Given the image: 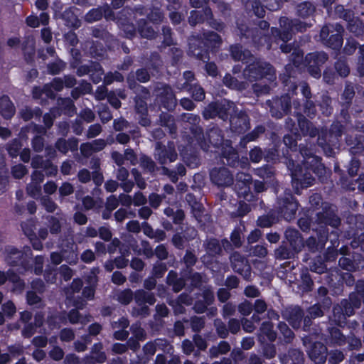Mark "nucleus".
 <instances>
[{
	"label": "nucleus",
	"instance_id": "46",
	"mask_svg": "<svg viewBox=\"0 0 364 364\" xmlns=\"http://www.w3.org/2000/svg\"><path fill=\"white\" fill-rule=\"evenodd\" d=\"M88 282L90 283V284L87 286H85L82 289V295L85 299L90 301V300H93L95 298V294L97 279L95 277L94 279V280L92 281V279L90 278L89 279Z\"/></svg>",
	"mask_w": 364,
	"mask_h": 364
},
{
	"label": "nucleus",
	"instance_id": "16",
	"mask_svg": "<svg viewBox=\"0 0 364 364\" xmlns=\"http://www.w3.org/2000/svg\"><path fill=\"white\" fill-rule=\"evenodd\" d=\"M336 11L338 14H340L341 18H344L348 22V28L351 33H354L357 36L363 34L364 29L363 22L358 18L350 19L353 14L351 11H345L343 6H336Z\"/></svg>",
	"mask_w": 364,
	"mask_h": 364
},
{
	"label": "nucleus",
	"instance_id": "13",
	"mask_svg": "<svg viewBox=\"0 0 364 364\" xmlns=\"http://www.w3.org/2000/svg\"><path fill=\"white\" fill-rule=\"evenodd\" d=\"M339 267L348 272L360 271L364 268V256L354 252L348 256H341L338 259Z\"/></svg>",
	"mask_w": 364,
	"mask_h": 364
},
{
	"label": "nucleus",
	"instance_id": "52",
	"mask_svg": "<svg viewBox=\"0 0 364 364\" xmlns=\"http://www.w3.org/2000/svg\"><path fill=\"white\" fill-rule=\"evenodd\" d=\"M168 270L166 263L157 262L153 265L151 275L156 279H161Z\"/></svg>",
	"mask_w": 364,
	"mask_h": 364
},
{
	"label": "nucleus",
	"instance_id": "23",
	"mask_svg": "<svg viewBox=\"0 0 364 364\" xmlns=\"http://www.w3.org/2000/svg\"><path fill=\"white\" fill-rule=\"evenodd\" d=\"M223 157L226 159V164L230 166H240L242 168H245L249 165L247 159L238 160V154L236 151L231 146L227 144V147L224 148L223 151Z\"/></svg>",
	"mask_w": 364,
	"mask_h": 364
},
{
	"label": "nucleus",
	"instance_id": "11",
	"mask_svg": "<svg viewBox=\"0 0 364 364\" xmlns=\"http://www.w3.org/2000/svg\"><path fill=\"white\" fill-rule=\"evenodd\" d=\"M252 182V176L248 173L240 172L236 175L235 189L239 198H242L247 201L252 200L253 198L250 192Z\"/></svg>",
	"mask_w": 364,
	"mask_h": 364
},
{
	"label": "nucleus",
	"instance_id": "45",
	"mask_svg": "<svg viewBox=\"0 0 364 364\" xmlns=\"http://www.w3.org/2000/svg\"><path fill=\"white\" fill-rule=\"evenodd\" d=\"M310 270L317 274H323L327 271V265L320 257L314 258L309 263Z\"/></svg>",
	"mask_w": 364,
	"mask_h": 364
},
{
	"label": "nucleus",
	"instance_id": "30",
	"mask_svg": "<svg viewBox=\"0 0 364 364\" xmlns=\"http://www.w3.org/2000/svg\"><path fill=\"white\" fill-rule=\"evenodd\" d=\"M279 331V339L287 344L292 343L295 334L284 321H279L277 324Z\"/></svg>",
	"mask_w": 364,
	"mask_h": 364
},
{
	"label": "nucleus",
	"instance_id": "59",
	"mask_svg": "<svg viewBox=\"0 0 364 364\" xmlns=\"http://www.w3.org/2000/svg\"><path fill=\"white\" fill-rule=\"evenodd\" d=\"M262 353L267 359L273 358L277 353L275 345L270 343H263L262 344Z\"/></svg>",
	"mask_w": 364,
	"mask_h": 364
},
{
	"label": "nucleus",
	"instance_id": "18",
	"mask_svg": "<svg viewBox=\"0 0 364 364\" xmlns=\"http://www.w3.org/2000/svg\"><path fill=\"white\" fill-rule=\"evenodd\" d=\"M211 181L218 186H228L232 184L233 177L228 168H213L210 173Z\"/></svg>",
	"mask_w": 364,
	"mask_h": 364
},
{
	"label": "nucleus",
	"instance_id": "22",
	"mask_svg": "<svg viewBox=\"0 0 364 364\" xmlns=\"http://www.w3.org/2000/svg\"><path fill=\"white\" fill-rule=\"evenodd\" d=\"M155 157L161 164L175 161L177 154L173 146H169L168 149L163 148L160 143L156 144Z\"/></svg>",
	"mask_w": 364,
	"mask_h": 364
},
{
	"label": "nucleus",
	"instance_id": "60",
	"mask_svg": "<svg viewBox=\"0 0 364 364\" xmlns=\"http://www.w3.org/2000/svg\"><path fill=\"white\" fill-rule=\"evenodd\" d=\"M328 293V289L323 286H321L317 290L318 296L320 299L322 298L321 302L325 309H329L332 303L331 298L327 296Z\"/></svg>",
	"mask_w": 364,
	"mask_h": 364
},
{
	"label": "nucleus",
	"instance_id": "33",
	"mask_svg": "<svg viewBox=\"0 0 364 364\" xmlns=\"http://www.w3.org/2000/svg\"><path fill=\"white\" fill-rule=\"evenodd\" d=\"M212 12L210 9L205 8L203 11H192L188 18L191 25L195 26L197 23L211 18Z\"/></svg>",
	"mask_w": 364,
	"mask_h": 364
},
{
	"label": "nucleus",
	"instance_id": "2",
	"mask_svg": "<svg viewBox=\"0 0 364 364\" xmlns=\"http://www.w3.org/2000/svg\"><path fill=\"white\" fill-rule=\"evenodd\" d=\"M235 106L232 102L225 99L220 102L210 103L203 111V117L205 119H211L218 116L222 119H226L230 116V122L231 129L234 132L243 133L249 129L250 122L247 115L242 112L238 114L235 112Z\"/></svg>",
	"mask_w": 364,
	"mask_h": 364
},
{
	"label": "nucleus",
	"instance_id": "50",
	"mask_svg": "<svg viewBox=\"0 0 364 364\" xmlns=\"http://www.w3.org/2000/svg\"><path fill=\"white\" fill-rule=\"evenodd\" d=\"M144 331L142 328H139L138 331L134 333L135 337L129 338L127 343V349L130 348L133 351L137 350L140 348L139 340L143 336Z\"/></svg>",
	"mask_w": 364,
	"mask_h": 364
},
{
	"label": "nucleus",
	"instance_id": "21",
	"mask_svg": "<svg viewBox=\"0 0 364 364\" xmlns=\"http://www.w3.org/2000/svg\"><path fill=\"white\" fill-rule=\"evenodd\" d=\"M280 6V0H255L252 4V9L257 16L262 18L265 14L264 8L275 11L279 9Z\"/></svg>",
	"mask_w": 364,
	"mask_h": 364
},
{
	"label": "nucleus",
	"instance_id": "12",
	"mask_svg": "<svg viewBox=\"0 0 364 364\" xmlns=\"http://www.w3.org/2000/svg\"><path fill=\"white\" fill-rule=\"evenodd\" d=\"M232 270L241 275L244 279L251 277L252 268L248 259L238 252H234L230 257Z\"/></svg>",
	"mask_w": 364,
	"mask_h": 364
},
{
	"label": "nucleus",
	"instance_id": "58",
	"mask_svg": "<svg viewBox=\"0 0 364 364\" xmlns=\"http://www.w3.org/2000/svg\"><path fill=\"white\" fill-rule=\"evenodd\" d=\"M350 237H352V240L350 242L351 247L354 250H358L364 252V232L354 235V236Z\"/></svg>",
	"mask_w": 364,
	"mask_h": 364
},
{
	"label": "nucleus",
	"instance_id": "43",
	"mask_svg": "<svg viewBox=\"0 0 364 364\" xmlns=\"http://www.w3.org/2000/svg\"><path fill=\"white\" fill-rule=\"evenodd\" d=\"M58 105L59 108L56 109H58L59 112V109H61V111L65 114L70 116L73 115L75 112L76 109L73 101L70 98L59 99L58 100Z\"/></svg>",
	"mask_w": 364,
	"mask_h": 364
},
{
	"label": "nucleus",
	"instance_id": "51",
	"mask_svg": "<svg viewBox=\"0 0 364 364\" xmlns=\"http://www.w3.org/2000/svg\"><path fill=\"white\" fill-rule=\"evenodd\" d=\"M314 11L315 7L310 2L301 3L297 9L298 15L303 18L310 16Z\"/></svg>",
	"mask_w": 364,
	"mask_h": 364
},
{
	"label": "nucleus",
	"instance_id": "34",
	"mask_svg": "<svg viewBox=\"0 0 364 364\" xmlns=\"http://www.w3.org/2000/svg\"><path fill=\"white\" fill-rule=\"evenodd\" d=\"M78 140L72 138L66 141L64 139H60L57 141L55 146L58 150L63 154H66L69 150L75 151L77 149Z\"/></svg>",
	"mask_w": 364,
	"mask_h": 364
},
{
	"label": "nucleus",
	"instance_id": "5",
	"mask_svg": "<svg viewBox=\"0 0 364 364\" xmlns=\"http://www.w3.org/2000/svg\"><path fill=\"white\" fill-rule=\"evenodd\" d=\"M273 207L267 214L258 217L257 226L262 228H269L282 220L291 221L295 218L299 206Z\"/></svg>",
	"mask_w": 364,
	"mask_h": 364
},
{
	"label": "nucleus",
	"instance_id": "41",
	"mask_svg": "<svg viewBox=\"0 0 364 364\" xmlns=\"http://www.w3.org/2000/svg\"><path fill=\"white\" fill-rule=\"evenodd\" d=\"M230 51L232 58L235 60L245 61L246 63H248V59L252 58L248 50L242 51V48L239 46H231Z\"/></svg>",
	"mask_w": 364,
	"mask_h": 364
},
{
	"label": "nucleus",
	"instance_id": "63",
	"mask_svg": "<svg viewBox=\"0 0 364 364\" xmlns=\"http://www.w3.org/2000/svg\"><path fill=\"white\" fill-rule=\"evenodd\" d=\"M214 324L218 337L223 339L228 338L229 331L226 324L220 320H215Z\"/></svg>",
	"mask_w": 364,
	"mask_h": 364
},
{
	"label": "nucleus",
	"instance_id": "35",
	"mask_svg": "<svg viewBox=\"0 0 364 364\" xmlns=\"http://www.w3.org/2000/svg\"><path fill=\"white\" fill-rule=\"evenodd\" d=\"M0 113L6 119L11 118L15 113L13 103L6 96L0 98Z\"/></svg>",
	"mask_w": 364,
	"mask_h": 364
},
{
	"label": "nucleus",
	"instance_id": "48",
	"mask_svg": "<svg viewBox=\"0 0 364 364\" xmlns=\"http://www.w3.org/2000/svg\"><path fill=\"white\" fill-rule=\"evenodd\" d=\"M223 83L228 87L242 90L246 88V82H239L237 79L227 74L223 78Z\"/></svg>",
	"mask_w": 364,
	"mask_h": 364
},
{
	"label": "nucleus",
	"instance_id": "61",
	"mask_svg": "<svg viewBox=\"0 0 364 364\" xmlns=\"http://www.w3.org/2000/svg\"><path fill=\"white\" fill-rule=\"evenodd\" d=\"M186 89L192 95L195 100L202 101L205 98V92L200 86L198 85H190Z\"/></svg>",
	"mask_w": 364,
	"mask_h": 364
},
{
	"label": "nucleus",
	"instance_id": "26",
	"mask_svg": "<svg viewBox=\"0 0 364 364\" xmlns=\"http://www.w3.org/2000/svg\"><path fill=\"white\" fill-rule=\"evenodd\" d=\"M347 221L349 225V229L347 231L349 236L358 235L359 231L364 230V215L360 214L350 215L348 217Z\"/></svg>",
	"mask_w": 364,
	"mask_h": 364
},
{
	"label": "nucleus",
	"instance_id": "64",
	"mask_svg": "<svg viewBox=\"0 0 364 364\" xmlns=\"http://www.w3.org/2000/svg\"><path fill=\"white\" fill-rule=\"evenodd\" d=\"M312 223V218L307 214H304V217H301L297 222L299 228L303 232H309L311 230Z\"/></svg>",
	"mask_w": 364,
	"mask_h": 364
},
{
	"label": "nucleus",
	"instance_id": "31",
	"mask_svg": "<svg viewBox=\"0 0 364 364\" xmlns=\"http://www.w3.org/2000/svg\"><path fill=\"white\" fill-rule=\"evenodd\" d=\"M314 286V283L309 269L302 267L300 272V289L304 292H309L313 290Z\"/></svg>",
	"mask_w": 364,
	"mask_h": 364
},
{
	"label": "nucleus",
	"instance_id": "19",
	"mask_svg": "<svg viewBox=\"0 0 364 364\" xmlns=\"http://www.w3.org/2000/svg\"><path fill=\"white\" fill-rule=\"evenodd\" d=\"M304 310L299 306L286 309L283 317L289 323L294 329H299L301 326L304 318Z\"/></svg>",
	"mask_w": 364,
	"mask_h": 364
},
{
	"label": "nucleus",
	"instance_id": "54",
	"mask_svg": "<svg viewBox=\"0 0 364 364\" xmlns=\"http://www.w3.org/2000/svg\"><path fill=\"white\" fill-rule=\"evenodd\" d=\"M117 23L120 29L124 31L127 38H132L134 35L136 29L132 23H129L128 21L121 18L118 19Z\"/></svg>",
	"mask_w": 364,
	"mask_h": 364
},
{
	"label": "nucleus",
	"instance_id": "38",
	"mask_svg": "<svg viewBox=\"0 0 364 364\" xmlns=\"http://www.w3.org/2000/svg\"><path fill=\"white\" fill-rule=\"evenodd\" d=\"M76 8H70L65 11L63 18L65 20L67 25L70 27L78 28L80 26V21L77 18Z\"/></svg>",
	"mask_w": 364,
	"mask_h": 364
},
{
	"label": "nucleus",
	"instance_id": "56",
	"mask_svg": "<svg viewBox=\"0 0 364 364\" xmlns=\"http://www.w3.org/2000/svg\"><path fill=\"white\" fill-rule=\"evenodd\" d=\"M230 350V345L228 342L222 341L218 343L217 347H212L210 352L213 357L218 356L219 354H225Z\"/></svg>",
	"mask_w": 364,
	"mask_h": 364
},
{
	"label": "nucleus",
	"instance_id": "28",
	"mask_svg": "<svg viewBox=\"0 0 364 364\" xmlns=\"http://www.w3.org/2000/svg\"><path fill=\"white\" fill-rule=\"evenodd\" d=\"M63 259L69 264H76L78 261V255L77 253V247L73 242H67L65 245L61 249Z\"/></svg>",
	"mask_w": 364,
	"mask_h": 364
},
{
	"label": "nucleus",
	"instance_id": "53",
	"mask_svg": "<svg viewBox=\"0 0 364 364\" xmlns=\"http://www.w3.org/2000/svg\"><path fill=\"white\" fill-rule=\"evenodd\" d=\"M288 355L291 360V363L304 364V355L301 350L291 348L288 351Z\"/></svg>",
	"mask_w": 364,
	"mask_h": 364
},
{
	"label": "nucleus",
	"instance_id": "49",
	"mask_svg": "<svg viewBox=\"0 0 364 364\" xmlns=\"http://www.w3.org/2000/svg\"><path fill=\"white\" fill-rule=\"evenodd\" d=\"M242 229L240 226H235L230 234V240L234 248H240L243 244V239L242 237Z\"/></svg>",
	"mask_w": 364,
	"mask_h": 364
},
{
	"label": "nucleus",
	"instance_id": "9",
	"mask_svg": "<svg viewBox=\"0 0 364 364\" xmlns=\"http://www.w3.org/2000/svg\"><path fill=\"white\" fill-rule=\"evenodd\" d=\"M343 28L338 23L324 26L320 33V37L326 46L333 49H339L343 44Z\"/></svg>",
	"mask_w": 364,
	"mask_h": 364
},
{
	"label": "nucleus",
	"instance_id": "55",
	"mask_svg": "<svg viewBox=\"0 0 364 364\" xmlns=\"http://www.w3.org/2000/svg\"><path fill=\"white\" fill-rule=\"evenodd\" d=\"M198 259L193 251L191 250H186V253L183 257V261L189 272L193 270V267L196 264Z\"/></svg>",
	"mask_w": 364,
	"mask_h": 364
},
{
	"label": "nucleus",
	"instance_id": "39",
	"mask_svg": "<svg viewBox=\"0 0 364 364\" xmlns=\"http://www.w3.org/2000/svg\"><path fill=\"white\" fill-rule=\"evenodd\" d=\"M259 331L262 334L265 336L270 342H274L277 338V333L274 330L273 323L271 321L262 322Z\"/></svg>",
	"mask_w": 364,
	"mask_h": 364
},
{
	"label": "nucleus",
	"instance_id": "44",
	"mask_svg": "<svg viewBox=\"0 0 364 364\" xmlns=\"http://www.w3.org/2000/svg\"><path fill=\"white\" fill-rule=\"evenodd\" d=\"M164 213L168 217L172 216L173 223L177 225L182 224L185 218V214L183 210L177 209L174 211L173 208H171L170 206H166L164 209Z\"/></svg>",
	"mask_w": 364,
	"mask_h": 364
},
{
	"label": "nucleus",
	"instance_id": "40",
	"mask_svg": "<svg viewBox=\"0 0 364 364\" xmlns=\"http://www.w3.org/2000/svg\"><path fill=\"white\" fill-rule=\"evenodd\" d=\"M220 43V37L214 32H209L203 35V43L207 49L216 48Z\"/></svg>",
	"mask_w": 364,
	"mask_h": 364
},
{
	"label": "nucleus",
	"instance_id": "8",
	"mask_svg": "<svg viewBox=\"0 0 364 364\" xmlns=\"http://www.w3.org/2000/svg\"><path fill=\"white\" fill-rule=\"evenodd\" d=\"M243 76L250 82L258 80L262 77H267L271 81L276 78L273 68L269 63L260 60L249 64L243 71Z\"/></svg>",
	"mask_w": 364,
	"mask_h": 364
},
{
	"label": "nucleus",
	"instance_id": "29",
	"mask_svg": "<svg viewBox=\"0 0 364 364\" xmlns=\"http://www.w3.org/2000/svg\"><path fill=\"white\" fill-rule=\"evenodd\" d=\"M134 299L138 306L146 304L154 305L156 301L154 293L146 291L144 289L136 290L134 293Z\"/></svg>",
	"mask_w": 364,
	"mask_h": 364
},
{
	"label": "nucleus",
	"instance_id": "57",
	"mask_svg": "<svg viewBox=\"0 0 364 364\" xmlns=\"http://www.w3.org/2000/svg\"><path fill=\"white\" fill-rule=\"evenodd\" d=\"M138 31L142 37L146 38H152L156 34L154 30L147 26L146 22L141 21L139 23Z\"/></svg>",
	"mask_w": 364,
	"mask_h": 364
},
{
	"label": "nucleus",
	"instance_id": "3",
	"mask_svg": "<svg viewBox=\"0 0 364 364\" xmlns=\"http://www.w3.org/2000/svg\"><path fill=\"white\" fill-rule=\"evenodd\" d=\"M355 289L348 295V299H343L333 306V321L337 326L343 327L346 324L348 317L355 314V310L364 304V280L355 282Z\"/></svg>",
	"mask_w": 364,
	"mask_h": 364
},
{
	"label": "nucleus",
	"instance_id": "36",
	"mask_svg": "<svg viewBox=\"0 0 364 364\" xmlns=\"http://www.w3.org/2000/svg\"><path fill=\"white\" fill-rule=\"evenodd\" d=\"M298 124L301 132L304 135H309L311 137L315 136L318 134V130L311 123H310L304 117L299 116L298 118Z\"/></svg>",
	"mask_w": 364,
	"mask_h": 364
},
{
	"label": "nucleus",
	"instance_id": "15",
	"mask_svg": "<svg viewBox=\"0 0 364 364\" xmlns=\"http://www.w3.org/2000/svg\"><path fill=\"white\" fill-rule=\"evenodd\" d=\"M314 232L318 239V243L320 244V248L324 249L326 244L328 240L331 241V246L334 247L336 245L338 246L339 244L338 241V230H333L329 232V229L328 227L325 225H318V227L314 230Z\"/></svg>",
	"mask_w": 364,
	"mask_h": 364
},
{
	"label": "nucleus",
	"instance_id": "47",
	"mask_svg": "<svg viewBox=\"0 0 364 364\" xmlns=\"http://www.w3.org/2000/svg\"><path fill=\"white\" fill-rule=\"evenodd\" d=\"M207 252L211 256L220 255L222 252V246L216 238H210L206 244Z\"/></svg>",
	"mask_w": 364,
	"mask_h": 364
},
{
	"label": "nucleus",
	"instance_id": "37",
	"mask_svg": "<svg viewBox=\"0 0 364 364\" xmlns=\"http://www.w3.org/2000/svg\"><path fill=\"white\" fill-rule=\"evenodd\" d=\"M64 86L63 80L59 77H55L51 82L50 84H46L43 87V91L46 92V96L48 98H54L55 94L53 91L54 89L55 91H60Z\"/></svg>",
	"mask_w": 364,
	"mask_h": 364
},
{
	"label": "nucleus",
	"instance_id": "42",
	"mask_svg": "<svg viewBox=\"0 0 364 364\" xmlns=\"http://www.w3.org/2000/svg\"><path fill=\"white\" fill-rule=\"evenodd\" d=\"M107 359V357L105 353L97 354L90 353L84 356L82 362L84 364H103Z\"/></svg>",
	"mask_w": 364,
	"mask_h": 364
},
{
	"label": "nucleus",
	"instance_id": "25",
	"mask_svg": "<svg viewBox=\"0 0 364 364\" xmlns=\"http://www.w3.org/2000/svg\"><path fill=\"white\" fill-rule=\"evenodd\" d=\"M346 337L338 328L335 326L328 328L326 341L328 345L342 346L346 343Z\"/></svg>",
	"mask_w": 364,
	"mask_h": 364
},
{
	"label": "nucleus",
	"instance_id": "17",
	"mask_svg": "<svg viewBox=\"0 0 364 364\" xmlns=\"http://www.w3.org/2000/svg\"><path fill=\"white\" fill-rule=\"evenodd\" d=\"M293 251H296L298 253L302 250L304 247V238L300 232L294 228H288L284 231V239Z\"/></svg>",
	"mask_w": 364,
	"mask_h": 364
},
{
	"label": "nucleus",
	"instance_id": "20",
	"mask_svg": "<svg viewBox=\"0 0 364 364\" xmlns=\"http://www.w3.org/2000/svg\"><path fill=\"white\" fill-rule=\"evenodd\" d=\"M309 358L316 364H323L327 358V348L321 342L316 341L306 350Z\"/></svg>",
	"mask_w": 364,
	"mask_h": 364
},
{
	"label": "nucleus",
	"instance_id": "1",
	"mask_svg": "<svg viewBox=\"0 0 364 364\" xmlns=\"http://www.w3.org/2000/svg\"><path fill=\"white\" fill-rule=\"evenodd\" d=\"M300 153L304 159L302 167L299 164L296 166L293 160H289L287 164L291 171L292 186L298 193L300 189L308 188L314 183L315 179L311 176V172L321 179L328 173L319 157L307 149H301Z\"/></svg>",
	"mask_w": 364,
	"mask_h": 364
},
{
	"label": "nucleus",
	"instance_id": "62",
	"mask_svg": "<svg viewBox=\"0 0 364 364\" xmlns=\"http://www.w3.org/2000/svg\"><path fill=\"white\" fill-rule=\"evenodd\" d=\"M134 299V292L130 289H125L118 294V301L123 305L129 304Z\"/></svg>",
	"mask_w": 364,
	"mask_h": 364
},
{
	"label": "nucleus",
	"instance_id": "14",
	"mask_svg": "<svg viewBox=\"0 0 364 364\" xmlns=\"http://www.w3.org/2000/svg\"><path fill=\"white\" fill-rule=\"evenodd\" d=\"M327 59V55L323 52L309 53L305 58L304 64L305 66L308 68V71L310 75L315 78H318L321 76L319 67L323 65Z\"/></svg>",
	"mask_w": 364,
	"mask_h": 364
},
{
	"label": "nucleus",
	"instance_id": "7",
	"mask_svg": "<svg viewBox=\"0 0 364 364\" xmlns=\"http://www.w3.org/2000/svg\"><path fill=\"white\" fill-rule=\"evenodd\" d=\"M326 281L331 294L333 296H338L343 294L344 285L350 287L354 285L355 277L350 272L334 270L328 274Z\"/></svg>",
	"mask_w": 364,
	"mask_h": 364
},
{
	"label": "nucleus",
	"instance_id": "4",
	"mask_svg": "<svg viewBox=\"0 0 364 364\" xmlns=\"http://www.w3.org/2000/svg\"><path fill=\"white\" fill-rule=\"evenodd\" d=\"M5 261L7 264L16 269L19 274H23L33 268V253L29 246L25 245L22 250L14 246L6 247Z\"/></svg>",
	"mask_w": 364,
	"mask_h": 364
},
{
	"label": "nucleus",
	"instance_id": "27",
	"mask_svg": "<svg viewBox=\"0 0 364 364\" xmlns=\"http://www.w3.org/2000/svg\"><path fill=\"white\" fill-rule=\"evenodd\" d=\"M103 14L105 18L108 20L112 19L114 16V14L109 7L108 6H105L103 7V9L102 8L92 9L86 14L85 20L90 23L97 21L102 18Z\"/></svg>",
	"mask_w": 364,
	"mask_h": 364
},
{
	"label": "nucleus",
	"instance_id": "10",
	"mask_svg": "<svg viewBox=\"0 0 364 364\" xmlns=\"http://www.w3.org/2000/svg\"><path fill=\"white\" fill-rule=\"evenodd\" d=\"M310 208H314V210H319L320 208H323V211L319 212L316 214V223L318 225H328L334 229H338L341 225V218L331 210V206H310Z\"/></svg>",
	"mask_w": 364,
	"mask_h": 364
},
{
	"label": "nucleus",
	"instance_id": "6",
	"mask_svg": "<svg viewBox=\"0 0 364 364\" xmlns=\"http://www.w3.org/2000/svg\"><path fill=\"white\" fill-rule=\"evenodd\" d=\"M279 24L282 31L272 28V34L275 38H278L284 43L291 38L294 31L302 32L312 25L311 22L301 21L297 19L289 20L287 17H282L279 19Z\"/></svg>",
	"mask_w": 364,
	"mask_h": 364
},
{
	"label": "nucleus",
	"instance_id": "32",
	"mask_svg": "<svg viewBox=\"0 0 364 364\" xmlns=\"http://www.w3.org/2000/svg\"><path fill=\"white\" fill-rule=\"evenodd\" d=\"M298 252L295 250L293 251L291 247L286 243V241L282 242V244L274 251L275 257L277 259L283 260L294 258Z\"/></svg>",
	"mask_w": 364,
	"mask_h": 364
},
{
	"label": "nucleus",
	"instance_id": "24",
	"mask_svg": "<svg viewBox=\"0 0 364 364\" xmlns=\"http://www.w3.org/2000/svg\"><path fill=\"white\" fill-rule=\"evenodd\" d=\"M157 95L160 97V100L167 109H173L176 106V99L169 86L161 85V87H158Z\"/></svg>",
	"mask_w": 364,
	"mask_h": 364
}]
</instances>
